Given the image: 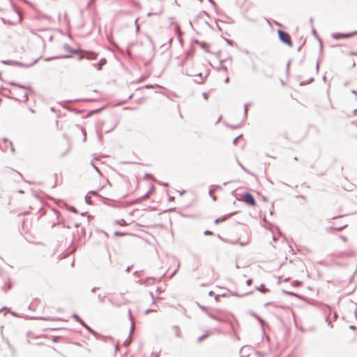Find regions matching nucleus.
I'll list each match as a JSON object with an SVG mask.
<instances>
[{
    "mask_svg": "<svg viewBox=\"0 0 357 357\" xmlns=\"http://www.w3.org/2000/svg\"><path fill=\"white\" fill-rule=\"evenodd\" d=\"M354 34H357V31L354 32V33H347V34L336 33V34L333 35V37L335 39H340V38H349V37L354 36Z\"/></svg>",
    "mask_w": 357,
    "mask_h": 357,
    "instance_id": "nucleus-5",
    "label": "nucleus"
},
{
    "mask_svg": "<svg viewBox=\"0 0 357 357\" xmlns=\"http://www.w3.org/2000/svg\"><path fill=\"white\" fill-rule=\"evenodd\" d=\"M206 234H210V235L212 234V233L211 231H206Z\"/></svg>",
    "mask_w": 357,
    "mask_h": 357,
    "instance_id": "nucleus-13",
    "label": "nucleus"
},
{
    "mask_svg": "<svg viewBox=\"0 0 357 357\" xmlns=\"http://www.w3.org/2000/svg\"><path fill=\"white\" fill-rule=\"evenodd\" d=\"M172 331L178 337H180L181 336L180 329L178 326H174L172 328Z\"/></svg>",
    "mask_w": 357,
    "mask_h": 357,
    "instance_id": "nucleus-7",
    "label": "nucleus"
},
{
    "mask_svg": "<svg viewBox=\"0 0 357 357\" xmlns=\"http://www.w3.org/2000/svg\"><path fill=\"white\" fill-rule=\"evenodd\" d=\"M74 317L76 319V320H77L78 321H79L82 325L85 326V325H84V323L82 320H80V319L79 318V317H78V316H77V315H74Z\"/></svg>",
    "mask_w": 357,
    "mask_h": 357,
    "instance_id": "nucleus-8",
    "label": "nucleus"
},
{
    "mask_svg": "<svg viewBox=\"0 0 357 357\" xmlns=\"http://www.w3.org/2000/svg\"><path fill=\"white\" fill-rule=\"evenodd\" d=\"M278 33L281 41L287 44L289 47H291L293 45L291 36L288 33L282 30H278Z\"/></svg>",
    "mask_w": 357,
    "mask_h": 357,
    "instance_id": "nucleus-3",
    "label": "nucleus"
},
{
    "mask_svg": "<svg viewBox=\"0 0 357 357\" xmlns=\"http://www.w3.org/2000/svg\"><path fill=\"white\" fill-rule=\"evenodd\" d=\"M230 215H224L221 218H217L215 220V224H219L220 222H225L226 220H227L229 218Z\"/></svg>",
    "mask_w": 357,
    "mask_h": 357,
    "instance_id": "nucleus-6",
    "label": "nucleus"
},
{
    "mask_svg": "<svg viewBox=\"0 0 357 357\" xmlns=\"http://www.w3.org/2000/svg\"><path fill=\"white\" fill-rule=\"evenodd\" d=\"M115 235L116 236H123L124 234H122V233H121L119 231H116V232H115Z\"/></svg>",
    "mask_w": 357,
    "mask_h": 357,
    "instance_id": "nucleus-9",
    "label": "nucleus"
},
{
    "mask_svg": "<svg viewBox=\"0 0 357 357\" xmlns=\"http://www.w3.org/2000/svg\"><path fill=\"white\" fill-rule=\"evenodd\" d=\"M225 82H226L227 83V82H229V77H227V79H226Z\"/></svg>",
    "mask_w": 357,
    "mask_h": 357,
    "instance_id": "nucleus-14",
    "label": "nucleus"
},
{
    "mask_svg": "<svg viewBox=\"0 0 357 357\" xmlns=\"http://www.w3.org/2000/svg\"><path fill=\"white\" fill-rule=\"evenodd\" d=\"M351 54H352V55H357V52L352 53Z\"/></svg>",
    "mask_w": 357,
    "mask_h": 357,
    "instance_id": "nucleus-15",
    "label": "nucleus"
},
{
    "mask_svg": "<svg viewBox=\"0 0 357 357\" xmlns=\"http://www.w3.org/2000/svg\"><path fill=\"white\" fill-rule=\"evenodd\" d=\"M154 178L151 174H146L144 176L140 182H144L146 185L147 186V189L146 191V194L144 197L148 198L149 195L153 192L154 190Z\"/></svg>",
    "mask_w": 357,
    "mask_h": 357,
    "instance_id": "nucleus-1",
    "label": "nucleus"
},
{
    "mask_svg": "<svg viewBox=\"0 0 357 357\" xmlns=\"http://www.w3.org/2000/svg\"><path fill=\"white\" fill-rule=\"evenodd\" d=\"M139 183L137 178L132 177L126 181L123 187L128 193H132L137 190Z\"/></svg>",
    "mask_w": 357,
    "mask_h": 357,
    "instance_id": "nucleus-2",
    "label": "nucleus"
},
{
    "mask_svg": "<svg viewBox=\"0 0 357 357\" xmlns=\"http://www.w3.org/2000/svg\"><path fill=\"white\" fill-rule=\"evenodd\" d=\"M243 201L248 205L255 206L256 204L255 200L253 196L250 193H245L243 197Z\"/></svg>",
    "mask_w": 357,
    "mask_h": 357,
    "instance_id": "nucleus-4",
    "label": "nucleus"
},
{
    "mask_svg": "<svg viewBox=\"0 0 357 357\" xmlns=\"http://www.w3.org/2000/svg\"><path fill=\"white\" fill-rule=\"evenodd\" d=\"M341 238L342 239L343 241H347V238L346 237L341 236Z\"/></svg>",
    "mask_w": 357,
    "mask_h": 357,
    "instance_id": "nucleus-11",
    "label": "nucleus"
},
{
    "mask_svg": "<svg viewBox=\"0 0 357 357\" xmlns=\"http://www.w3.org/2000/svg\"><path fill=\"white\" fill-rule=\"evenodd\" d=\"M10 146H11V151H12L13 152H14V151H15V149H14V148H13V144H12L11 142H10Z\"/></svg>",
    "mask_w": 357,
    "mask_h": 357,
    "instance_id": "nucleus-10",
    "label": "nucleus"
},
{
    "mask_svg": "<svg viewBox=\"0 0 357 357\" xmlns=\"http://www.w3.org/2000/svg\"><path fill=\"white\" fill-rule=\"evenodd\" d=\"M236 140H237V138L234 139V144L236 143Z\"/></svg>",
    "mask_w": 357,
    "mask_h": 357,
    "instance_id": "nucleus-16",
    "label": "nucleus"
},
{
    "mask_svg": "<svg viewBox=\"0 0 357 357\" xmlns=\"http://www.w3.org/2000/svg\"><path fill=\"white\" fill-rule=\"evenodd\" d=\"M247 282H248V284H251L252 280H248V281H247Z\"/></svg>",
    "mask_w": 357,
    "mask_h": 357,
    "instance_id": "nucleus-12",
    "label": "nucleus"
},
{
    "mask_svg": "<svg viewBox=\"0 0 357 357\" xmlns=\"http://www.w3.org/2000/svg\"><path fill=\"white\" fill-rule=\"evenodd\" d=\"M139 26L137 25V30H139Z\"/></svg>",
    "mask_w": 357,
    "mask_h": 357,
    "instance_id": "nucleus-17",
    "label": "nucleus"
}]
</instances>
